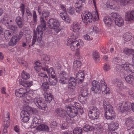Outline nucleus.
I'll use <instances>...</instances> for the list:
<instances>
[{
  "label": "nucleus",
  "instance_id": "obj_21",
  "mask_svg": "<svg viewBox=\"0 0 134 134\" xmlns=\"http://www.w3.org/2000/svg\"><path fill=\"white\" fill-rule=\"evenodd\" d=\"M124 78L128 83L134 86V77L132 75H129L126 76H124Z\"/></svg>",
  "mask_w": 134,
  "mask_h": 134
},
{
  "label": "nucleus",
  "instance_id": "obj_18",
  "mask_svg": "<svg viewBox=\"0 0 134 134\" xmlns=\"http://www.w3.org/2000/svg\"><path fill=\"white\" fill-rule=\"evenodd\" d=\"M37 127L36 129L37 130L40 131L49 132V129L48 127L46 125L43 124H38L37 125Z\"/></svg>",
  "mask_w": 134,
  "mask_h": 134
},
{
  "label": "nucleus",
  "instance_id": "obj_44",
  "mask_svg": "<svg viewBox=\"0 0 134 134\" xmlns=\"http://www.w3.org/2000/svg\"><path fill=\"white\" fill-rule=\"evenodd\" d=\"M76 85V83L75 81L71 82H69V84L68 87L69 88L73 89L75 88V86Z\"/></svg>",
  "mask_w": 134,
  "mask_h": 134
},
{
  "label": "nucleus",
  "instance_id": "obj_31",
  "mask_svg": "<svg viewBox=\"0 0 134 134\" xmlns=\"http://www.w3.org/2000/svg\"><path fill=\"white\" fill-rule=\"evenodd\" d=\"M118 126L119 124L117 123L111 124L109 125L108 129L111 131H114L117 129Z\"/></svg>",
  "mask_w": 134,
  "mask_h": 134
},
{
  "label": "nucleus",
  "instance_id": "obj_20",
  "mask_svg": "<svg viewBox=\"0 0 134 134\" xmlns=\"http://www.w3.org/2000/svg\"><path fill=\"white\" fill-rule=\"evenodd\" d=\"M65 111L61 108H57L55 110V112L58 115L62 118L65 117L66 115L65 113Z\"/></svg>",
  "mask_w": 134,
  "mask_h": 134
},
{
  "label": "nucleus",
  "instance_id": "obj_13",
  "mask_svg": "<svg viewBox=\"0 0 134 134\" xmlns=\"http://www.w3.org/2000/svg\"><path fill=\"white\" fill-rule=\"evenodd\" d=\"M34 35L33 37V40L32 42L31 46H33L36 41V40L38 42H41L42 39V36L43 34L41 35L40 34V32L36 31L34 30Z\"/></svg>",
  "mask_w": 134,
  "mask_h": 134
},
{
  "label": "nucleus",
  "instance_id": "obj_11",
  "mask_svg": "<svg viewBox=\"0 0 134 134\" xmlns=\"http://www.w3.org/2000/svg\"><path fill=\"white\" fill-rule=\"evenodd\" d=\"M24 34V32L20 30L18 34L13 36L12 38L10 40V42L12 43L11 45L13 46L16 44L20 40Z\"/></svg>",
  "mask_w": 134,
  "mask_h": 134
},
{
  "label": "nucleus",
  "instance_id": "obj_48",
  "mask_svg": "<svg viewBox=\"0 0 134 134\" xmlns=\"http://www.w3.org/2000/svg\"><path fill=\"white\" fill-rule=\"evenodd\" d=\"M8 27V29L12 30L13 32L16 31L18 29V27L15 25H10Z\"/></svg>",
  "mask_w": 134,
  "mask_h": 134
},
{
  "label": "nucleus",
  "instance_id": "obj_3",
  "mask_svg": "<svg viewBox=\"0 0 134 134\" xmlns=\"http://www.w3.org/2000/svg\"><path fill=\"white\" fill-rule=\"evenodd\" d=\"M96 16L94 17L91 13L89 12H85L81 15L83 22L85 25L89 24L92 22V19L93 18L95 20H97L99 19L98 14L97 13H95Z\"/></svg>",
  "mask_w": 134,
  "mask_h": 134
},
{
  "label": "nucleus",
  "instance_id": "obj_63",
  "mask_svg": "<svg viewBox=\"0 0 134 134\" xmlns=\"http://www.w3.org/2000/svg\"><path fill=\"white\" fill-rule=\"evenodd\" d=\"M83 37L85 40L88 41H90L92 39V38H90V36L87 34L84 35Z\"/></svg>",
  "mask_w": 134,
  "mask_h": 134
},
{
  "label": "nucleus",
  "instance_id": "obj_47",
  "mask_svg": "<svg viewBox=\"0 0 134 134\" xmlns=\"http://www.w3.org/2000/svg\"><path fill=\"white\" fill-rule=\"evenodd\" d=\"M65 117H64V118L66 121L69 123L72 124L74 122L73 119L71 118V117H68L66 115Z\"/></svg>",
  "mask_w": 134,
  "mask_h": 134
},
{
  "label": "nucleus",
  "instance_id": "obj_19",
  "mask_svg": "<svg viewBox=\"0 0 134 134\" xmlns=\"http://www.w3.org/2000/svg\"><path fill=\"white\" fill-rule=\"evenodd\" d=\"M125 19L126 21H134V11H131L130 13L128 12L126 13L125 16Z\"/></svg>",
  "mask_w": 134,
  "mask_h": 134
},
{
  "label": "nucleus",
  "instance_id": "obj_14",
  "mask_svg": "<svg viewBox=\"0 0 134 134\" xmlns=\"http://www.w3.org/2000/svg\"><path fill=\"white\" fill-rule=\"evenodd\" d=\"M121 66L125 70L132 73L134 72V65L126 63L122 64Z\"/></svg>",
  "mask_w": 134,
  "mask_h": 134
},
{
  "label": "nucleus",
  "instance_id": "obj_8",
  "mask_svg": "<svg viewBox=\"0 0 134 134\" xmlns=\"http://www.w3.org/2000/svg\"><path fill=\"white\" fill-rule=\"evenodd\" d=\"M66 113L70 117L73 118L76 116L78 113L77 107H71L69 106L67 107Z\"/></svg>",
  "mask_w": 134,
  "mask_h": 134
},
{
  "label": "nucleus",
  "instance_id": "obj_61",
  "mask_svg": "<svg viewBox=\"0 0 134 134\" xmlns=\"http://www.w3.org/2000/svg\"><path fill=\"white\" fill-rule=\"evenodd\" d=\"M82 5L78 6L77 7H76V12L78 13H80L82 12V9L81 7Z\"/></svg>",
  "mask_w": 134,
  "mask_h": 134
},
{
  "label": "nucleus",
  "instance_id": "obj_22",
  "mask_svg": "<svg viewBox=\"0 0 134 134\" xmlns=\"http://www.w3.org/2000/svg\"><path fill=\"white\" fill-rule=\"evenodd\" d=\"M60 15L62 19L67 21L68 23H70V19L67 14L66 11L63 12L60 14Z\"/></svg>",
  "mask_w": 134,
  "mask_h": 134
},
{
  "label": "nucleus",
  "instance_id": "obj_29",
  "mask_svg": "<svg viewBox=\"0 0 134 134\" xmlns=\"http://www.w3.org/2000/svg\"><path fill=\"white\" fill-rule=\"evenodd\" d=\"M103 21L105 24L108 26H110L112 24V20L111 18L105 17L103 19Z\"/></svg>",
  "mask_w": 134,
  "mask_h": 134
},
{
  "label": "nucleus",
  "instance_id": "obj_6",
  "mask_svg": "<svg viewBox=\"0 0 134 134\" xmlns=\"http://www.w3.org/2000/svg\"><path fill=\"white\" fill-rule=\"evenodd\" d=\"M88 114L90 118L93 120L98 118L99 114V110L96 107H90Z\"/></svg>",
  "mask_w": 134,
  "mask_h": 134
},
{
  "label": "nucleus",
  "instance_id": "obj_50",
  "mask_svg": "<svg viewBox=\"0 0 134 134\" xmlns=\"http://www.w3.org/2000/svg\"><path fill=\"white\" fill-rule=\"evenodd\" d=\"M134 0H120V2L121 4L125 5L128 4L130 1H133Z\"/></svg>",
  "mask_w": 134,
  "mask_h": 134
},
{
  "label": "nucleus",
  "instance_id": "obj_54",
  "mask_svg": "<svg viewBox=\"0 0 134 134\" xmlns=\"http://www.w3.org/2000/svg\"><path fill=\"white\" fill-rule=\"evenodd\" d=\"M68 12L70 14L72 15L75 12V9L72 7H69L68 9Z\"/></svg>",
  "mask_w": 134,
  "mask_h": 134
},
{
  "label": "nucleus",
  "instance_id": "obj_46",
  "mask_svg": "<svg viewBox=\"0 0 134 134\" xmlns=\"http://www.w3.org/2000/svg\"><path fill=\"white\" fill-rule=\"evenodd\" d=\"M111 16L113 19L114 21L116 20V18H118L119 16V15L115 12H113L110 14Z\"/></svg>",
  "mask_w": 134,
  "mask_h": 134
},
{
  "label": "nucleus",
  "instance_id": "obj_5",
  "mask_svg": "<svg viewBox=\"0 0 134 134\" xmlns=\"http://www.w3.org/2000/svg\"><path fill=\"white\" fill-rule=\"evenodd\" d=\"M28 90L26 88H21L16 90L15 91V94L16 96L18 97H24V98H25L26 99H24V101L26 102V99L29 101V99H27V97L28 96Z\"/></svg>",
  "mask_w": 134,
  "mask_h": 134
},
{
  "label": "nucleus",
  "instance_id": "obj_45",
  "mask_svg": "<svg viewBox=\"0 0 134 134\" xmlns=\"http://www.w3.org/2000/svg\"><path fill=\"white\" fill-rule=\"evenodd\" d=\"M76 34V33H75V34H74L73 35L71 36L69 38V40L68 41V43H69L70 42L76 41L75 40L77 38V37L76 36L75 34Z\"/></svg>",
  "mask_w": 134,
  "mask_h": 134
},
{
  "label": "nucleus",
  "instance_id": "obj_7",
  "mask_svg": "<svg viewBox=\"0 0 134 134\" xmlns=\"http://www.w3.org/2000/svg\"><path fill=\"white\" fill-rule=\"evenodd\" d=\"M34 102L40 109H44L47 107L46 104L41 97L34 98Z\"/></svg>",
  "mask_w": 134,
  "mask_h": 134
},
{
  "label": "nucleus",
  "instance_id": "obj_23",
  "mask_svg": "<svg viewBox=\"0 0 134 134\" xmlns=\"http://www.w3.org/2000/svg\"><path fill=\"white\" fill-rule=\"evenodd\" d=\"M84 74L82 71L79 70L76 75V78L79 81L82 82L84 80Z\"/></svg>",
  "mask_w": 134,
  "mask_h": 134
},
{
  "label": "nucleus",
  "instance_id": "obj_4",
  "mask_svg": "<svg viewBox=\"0 0 134 134\" xmlns=\"http://www.w3.org/2000/svg\"><path fill=\"white\" fill-rule=\"evenodd\" d=\"M120 105L118 109L122 113L125 111H128L131 108L134 111V103L131 104L127 102H123Z\"/></svg>",
  "mask_w": 134,
  "mask_h": 134
},
{
  "label": "nucleus",
  "instance_id": "obj_10",
  "mask_svg": "<svg viewBox=\"0 0 134 134\" xmlns=\"http://www.w3.org/2000/svg\"><path fill=\"white\" fill-rule=\"evenodd\" d=\"M69 74L64 71H62L59 74L58 77L59 82L62 84L65 83L66 80L68 79Z\"/></svg>",
  "mask_w": 134,
  "mask_h": 134
},
{
  "label": "nucleus",
  "instance_id": "obj_34",
  "mask_svg": "<svg viewBox=\"0 0 134 134\" xmlns=\"http://www.w3.org/2000/svg\"><path fill=\"white\" fill-rule=\"evenodd\" d=\"M134 123V119L132 117H129L126 119L125 123L126 125H131Z\"/></svg>",
  "mask_w": 134,
  "mask_h": 134
},
{
  "label": "nucleus",
  "instance_id": "obj_38",
  "mask_svg": "<svg viewBox=\"0 0 134 134\" xmlns=\"http://www.w3.org/2000/svg\"><path fill=\"white\" fill-rule=\"evenodd\" d=\"M81 65V62L77 60H75L74 62L73 67L74 69H76L78 68Z\"/></svg>",
  "mask_w": 134,
  "mask_h": 134
},
{
  "label": "nucleus",
  "instance_id": "obj_35",
  "mask_svg": "<svg viewBox=\"0 0 134 134\" xmlns=\"http://www.w3.org/2000/svg\"><path fill=\"white\" fill-rule=\"evenodd\" d=\"M21 77L23 79L26 80L30 78V75L27 72L23 71L21 73Z\"/></svg>",
  "mask_w": 134,
  "mask_h": 134
},
{
  "label": "nucleus",
  "instance_id": "obj_26",
  "mask_svg": "<svg viewBox=\"0 0 134 134\" xmlns=\"http://www.w3.org/2000/svg\"><path fill=\"white\" fill-rule=\"evenodd\" d=\"M116 25L119 27H120L124 24V20L120 16L118 18H116L114 21Z\"/></svg>",
  "mask_w": 134,
  "mask_h": 134
},
{
  "label": "nucleus",
  "instance_id": "obj_16",
  "mask_svg": "<svg viewBox=\"0 0 134 134\" xmlns=\"http://www.w3.org/2000/svg\"><path fill=\"white\" fill-rule=\"evenodd\" d=\"M48 26L51 29L56 27L57 26H59L60 24L59 21L53 18L50 19L49 20Z\"/></svg>",
  "mask_w": 134,
  "mask_h": 134
},
{
  "label": "nucleus",
  "instance_id": "obj_58",
  "mask_svg": "<svg viewBox=\"0 0 134 134\" xmlns=\"http://www.w3.org/2000/svg\"><path fill=\"white\" fill-rule=\"evenodd\" d=\"M7 18H3L2 19V21H3V23H4L5 25L7 27L8 29V27L10 25H9V23L8 21L7 20Z\"/></svg>",
  "mask_w": 134,
  "mask_h": 134
},
{
  "label": "nucleus",
  "instance_id": "obj_51",
  "mask_svg": "<svg viewBox=\"0 0 134 134\" xmlns=\"http://www.w3.org/2000/svg\"><path fill=\"white\" fill-rule=\"evenodd\" d=\"M33 18L34 23H36L37 21V16L35 11H34L33 13Z\"/></svg>",
  "mask_w": 134,
  "mask_h": 134
},
{
  "label": "nucleus",
  "instance_id": "obj_25",
  "mask_svg": "<svg viewBox=\"0 0 134 134\" xmlns=\"http://www.w3.org/2000/svg\"><path fill=\"white\" fill-rule=\"evenodd\" d=\"M46 71H47L49 76L51 77V78L56 77V74L53 68H50L49 69L47 68L46 70Z\"/></svg>",
  "mask_w": 134,
  "mask_h": 134
},
{
  "label": "nucleus",
  "instance_id": "obj_28",
  "mask_svg": "<svg viewBox=\"0 0 134 134\" xmlns=\"http://www.w3.org/2000/svg\"><path fill=\"white\" fill-rule=\"evenodd\" d=\"M88 88L86 86H84L82 88H81L80 92L81 93V95L83 96L87 97V95L88 94Z\"/></svg>",
  "mask_w": 134,
  "mask_h": 134
},
{
  "label": "nucleus",
  "instance_id": "obj_60",
  "mask_svg": "<svg viewBox=\"0 0 134 134\" xmlns=\"http://www.w3.org/2000/svg\"><path fill=\"white\" fill-rule=\"evenodd\" d=\"M110 68L109 65L105 63L104 65L103 69L105 71H107L110 69Z\"/></svg>",
  "mask_w": 134,
  "mask_h": 134
},
{
  "label": "nucleus",
  "instance_id": "obj_36",
  "mask_svg": "<svg viewBox=\"0 0 134 134\" xmlns=\"http://www.w3.org/2000/svg\"><path fill=\"white\" fill-rule=\"evenodd\" d=\"M7 117H6L5 119V121H4V127L6 128H8L9 126L10 123V117L8 113H7Z\"/></svg>",
  "mask_w": 134,
  "mask_h": 134
},
{
  "label": "nucleus",
  "instance_id": "obj_27",
  "mask_svg": "<svg viewBox=\"0 0 134 134\" xmlns=\"http://www.w3.org/2000/svg\"><path fill=\"white\" fill-rule=\"evenodd\" d=\"M45 100L47 103H50L53 98L52 95L50 93H46L44 95Z\"/></svg>",
  "mask_w": 134,
  "mask_h": 134
},
{
  "label": "nucleus",
  "instance_id": "obj_43",
  "mask_svg": "<svg viewBox=\"0 0 134 134\" xmlns=\"http://www.w3.org/2000/svg\"><path fill=\"white\" fill-rule=\"evenodd\" d=\"M33 82L32 81H25L23 84V86L25 88L27 87H30L32 86L33 85Z\"/></svg>",
  "mask_w": 134,
  "mask_h": 134
},
{
  "label": "nucleus",
  "instance_id": "obj_12",
  "mask_svg": "<svg viewBox=\"0 0 134 134\" xmlns=\"http://www.w3.org/2000/svg\"><path fill=\"white\" fill-rule=\"evenodd\" d=\"M35 65L34 68L36 71L38 72L43 71H45L48 68L47 66L44 63L41 64L39 62H37L35 63Z\"/></svg>",
  "mask_w": 134,
  "mask_h": 134
},
{
  "label": "nucleus",
  "instance_id": "obj_55",
  "mask_svg": "<svg viewBox=\"0 0 134 134\" xmlns=\"http://www.w3.org/2000/svg\"><path fill=\"white\" fill-rule=\"evenodd\" d=\"M103 128L101 126L97 127L96 129V132L98 133L102 132L103 130Z\"/></svg>",
  "mask_w": 134,
  "mask_h": 134
},
{
  "label": "nucleus",
  "instance_id": "obj_39",
  "mask_svg": "<svg viewBox=\"0 0 134 134\" xmlns=\"http://www.w3.org/2000/svg\"><path fill=\"white\" fill-rule=\"evenodd\" d=\"M92 56L93 59L96 61L99 60V53L96 51H93V52Z\"/></svg>",
  "mask_w": 134,
  "mask_h": 134
},
{
  "label": "nucleus",
  "instance_id": "obj_30",
  "mask_svg": "<svg viewBox=\"0 0 134 134\" xmlns=\"http://www.w3.org/2000/svg\"><path fill=\"white\" fill-rule=\"evenodd\" d=\"M132 37V34L129 32L125 33L124 35V40L126 41H130Z\"/></svg>",
  "mask_w": 134,
  "mask_h": 134
},
{
  "label": "nucleus",
  "instance_id": "obj_62",
  "mask_svg": "<svg viewBox=\"0 0 134 134\" xmlns=\"http://www.w3.org/2000/svg\"><path fill=\"white\" fill-rule=\"evenodd\" d=\"M20 8L21 9L20 10L21 11V12H22L23 15L24 14L25 12L24 5L23 4H21V5L20 6Z\"/></svg>",
  "mask_w": 134,
  "mask_h": 134
},
{
  "label": "nucleus",
  "instance_id": "obj_1",
  "mask_svg": "<svg viewBox=\"0 0 134 134\" xmlns=\"http://www.w3.org/2000/svg\"><path fill=\"white\" fill-rule=\"evenodd\" d=\"M92 87L91 88V90L92 91H94L96 93H99L101 92V90L104 94L108 93L109 92V88L107 87L105 83L101 84V90L100 83L98 81L94 80L92 82Z\"/></svg>",
  "mask_w": 134,
  "mask_h": 134
},
{
  "label": "nucleus",
  "instance_id": "obj_32",
  "mask_svg": "<svg viewBox=\"0 0 134 134\" xmlns=\"http://www.w3.org/2000/svg\"><path fill=\"white\" fill-rule=\"evenodd\" d=\"M58 82V80L56 77L50 78L49 79V84L51 85H55Z\"/></svg>",
  "mask_w": 134,
  "mask_h": 134
},
{
  "label": "nucleus",
  "instance_id": "obj_9",
  "mask_svg": "<svg viewBox=\"0 0 134 134\" xmlns=\"http://www.w3.org/2000/svg\"><path fill=\"white\" fill-rule=\"evenodd\" d=\"M40 21L41 24L37 27L36 29V32H40L41 35L43 34V30H44L46 27V22L44 19L43 17H41L40 18Z\"/></svg>",
  "mask_w": 134,
  "mask_h": 134
},
{
  "label": "nucleus",
  "instance_id": "obj_57",
  "mask_svg": "<svg viewBox=\"0 0 134 134\" xmlns=\"http://www.w3.org/2000/svg\"><path fill=\"white\" fill-rule=\"evenodd\" d=\"M106 5L107 8L111 9H114L115 8V5H113L111 3L107 2L106 3Z\"/></svg>",
  "mask_w": 134,
  "mask_h": 134
},
{
  "label": "nucleus",
  "instance_id": "obj_49",
  "mask_svg": "<svg viewBox=\"0 0 134 134\" xmlns=\"http://www.w3.org/2000/svg\"><path fill=\"white\" fill-rule=\"evenodd\" d=\"M49 83L48 82H43L42 83V89L45 91L49 88Z\"/></svg>",
  "mask_w": 134,
  "mask_h": 134
},
{
  "label": "nucleus",
  "instance_id": "obj_15",
  "mask_svg": "<svg viewBox=\"0 0 134 134\" xmlns=\"http://www.w3.org/2000/svg\"><path fill=\"white\" fill-rule=\"evenodd\" d=\"M67 44L68 46L70 44V48L72 51H74L76 49H79L80 47V44L78 41L76 40V41L70 42L69 43H68V42Z\"/></svg>",
  "mask_w": 134,
  "mask_h": 134
},
{
  "label": "nucleus",
  "instance_id": "obj_52",
  "mask_svg": "<svg viewBox=\"0 0 134 134\" xmlns=\"http://www.w3.org/2000/svg\"><path fill=\"white\" fill-rule=\"evenodd\" d=\"M39 117L38 116H35L32 120V122L33 124H37L38 125V121H39Z\"/></svg>",
  "mask_w": 134,
  "mask_h": 134
},
{
  "label": "nucleus",
  "instance_id": "obj_24",
  "mask_svg": "<svg viewBox=\"0 0 134 134\" xmlns=\"http://www.w3.org/2000/svg\"><path fill=\"white\" fill-rule=\"evenodd\" d=\"M13 36V32L9 30H6L5 31L4 33V36L6 39H10L11 37L12 38Z\"/></svg>",
  "mask_w": 134,
  "mask_h": 134
},
{
  "label": "nucleus",
  "instance_id": "obj_17",
  "mask_svg": "<svg viewBox=\"0 0 134 134\" xmlns=\"http://www.w3.org/2000/svg\"><path fill=\"white\" fill-rule=\"evenodd\" d=\"M21 114L23 115L21 116V121L22 122L24 123L27 122L29 119V114L27 111L25 110H23L21 112Z\"/></svg>",
  "mask_w": 134,
  "mask_h": 134
},
{
  "label": "nucleus",
  "instance_id": "obj_37",
  "mask_svg": "<svg viewBox=\"0 0 134 134\" xmlns=\"http://www.w3.org/2000/svg\"><path fill=\"white\" fill-rule=\"evenodd\" d=\"M73 30L74 32H78L80 29V26L77 23H74L72 26Z\"/></svg>",
  "mask_w": 134,
  "mask_h": 134
},
{
  "label": "nucleus",
  "instance_id": "obj_53",
  "mask_svg": "<svg viewBox=\"0 0 134 134\" xmlns=\"http://www.w3.org/2000/svg\"><path fill=\"white\" fill-rule=\"evenodd\" d=\"M42 15L45 18L50 16V12L47 10H43L42 12Z\"/></svg>",
  "mask_w": 134,
  "mask_h": 134
},
{
  "label": "nucleus",
  "instance_id": "obj_41",
  "mask_svg": "<svg viewBox=\"0 0 134 134\" xmlns=\"http://www.w3.org/2000/svg\"><path fill=\"white\" fill-rule=\"evenodd\" d=\"M83 129L85 131L88 132L93 130L94 129V128L90 125H85L83 127Z\"/></svg>",
  "mask_w": 134,
  "mask_h": 134
},
{
  "label": "nucleus",
  "instance_id": "obj_42",
  "mask_svg": "<svg viewBox=\"0 0 134 134\" xmlns=\"http://www.w3.org/2000/svg\"><path fill=\"white\" fill-rule=\"evenodd\" d=\"M82 130L80 128L77 127L75 128L73 131L74 134H81Z\"/></svg>",
  "mask_w": 134,
  "mask_h": 134
},
{
  "label": "nucleus",
  "instance_id": "obj_2",
  "mask_svg": "<svg viewBox=\"0 0 134 134\" xmlns=\"http://www.w3.org/2000/svg\"><path fill=\"white\" fill-rule=\"evenodd\" d=\"M103 106L105 110L104 116L107 119H114L115 117V111L112 106L109 103L108 101L104 100Z\"/></svg>",
  "mask_w": 134,
  "mask_h": 134
},
{
  "label": "nucleus",
  "instance_id": "obj_33",
  "mask_svg": "<svg viewBox=\"0 0 134 134\" xmlns=\"http://www.w3.org/2000/svg\"><path fill=\"white\" fill-rule=\"evenodd\" d=\"M123 52L124 53L127 55L132 54L134 53V50L124 48L123 49Z\"/></svg>",
  "mask_w": 134,
  "mask_h": 134
},
{
  "label": "nucleus",
  "instance_id": "obj_56",
  "mask_svg": "<svg viewBox=\"0 0 134 134\" xmlns=\"http://www.w3.org/2000/svg\"><path fill=\"white\" fill-rule=\"evenodd\" d=\"M86 97L83 96L82 95H80L78 97V99L80 102H85L86 99Z\"/></svg>",
  "mask_w": 134,
  "mask_h": 134
},
{
  "label": "nucleus",
  "instance_id": "obj_64",
  "mask_svg": "<svg viewBox=\"0 0 134 134\" xmlns=\"http://www.w3.org/2000/svg\"><path fill=\"white\" fill-rule=\"evenodd\" d=\"M23 21L22 19L20 16L17 17L15 20V22L16 23Z\"/></svg>",
  "mask_w": 134,
  "mask_h": 134
},
{
  "label": "nucleus",
  "instance_id": "obj_40",
  "mask_svg": "<svg viewBox=\"0 0 134 134\" xmlns=\"http://www.w3.org/2000/svg\"><path fill=\"white\" fill-rule=\"evenodd\" d=\"M26 15L27 18V20L28 22L31 21V19L32 17V14L31 12L28 10H26Z\"/></svg>",
  "mask_w": 134,
  "mask_h": 134
},
{
  "label": "nucleus",
  "instance_id": "obj_59",
  "mask_svg": "<svg viewBox=\"0 0 134 134\" xmlns=\"http://www.w3.org/2000/svg\"><path fill=\"white\" fill-rule=\"evenodd\" d=\"M38 110L36 109L32 108L31 111L30 112V113L34 115H36L38 114Z\"/></svg>",
  "mask_w": 134,
  "mask_h": 134
}]
</instances>
